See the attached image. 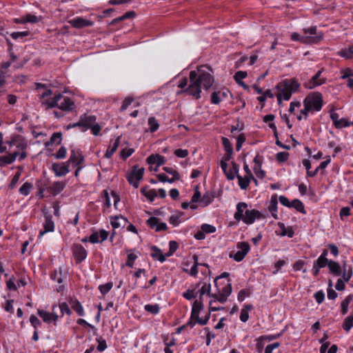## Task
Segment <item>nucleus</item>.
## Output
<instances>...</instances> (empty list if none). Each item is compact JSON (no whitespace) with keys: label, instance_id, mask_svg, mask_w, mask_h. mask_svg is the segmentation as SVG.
Instances as JSON below:
<instances>
[{"label":"nucleus","instance_id":"nucleus-34","mask_svg":"<svg viewBox=\"0 0 353 353\" xmlns=\"http://www.w3.org/2000/svg\"><path fill=\"white\" fill-rule=\"evenodd\" d=\"M328 268L331 274L334 276H339L341 274V269L339 264L334 261H330Z\"/></svg>","mask_w":353,"mask_h":353},{"label":"nucleus","instance_id":"nucleus-54","mask_svg":"<svg viewBox=\"0 0 353 353\" xmlns=\"http://www.w3.org/2000/svg\"><path fill=\"white\" fill-rule=\"evenodd\" d=\"M179 245L177 242L174 241H170L169 242V252L166 254L167 257L172 256L174 252L176 251L178 249Z\"/></svg>","mask_w":353,"mask_h":353},{"label":"nucleus","instance_id":"nucleus-55","mask_svg":"<svg viewBox=\"0 0 353 353\" xmlns=\"http://www.w3.org/2000/svg\"><path fill=\"white\" fill-rule=\"evenodd\" d=\"M201 229L205 234H211L216 232V228L214 225L207 223L202 224Z\"/></svg>","mask_w":353,"mask_h":353},{"label":"nucleus","instance_id":"nucleus-62","mask_svg":"<svg viewBox=\"0 0 353 353\" xmlns=\"http://www.w3.org/2000/svg\"><path fill=\"white\" fill-rule=\"evenodd\" d=\"M341 73L342 74L341 79H343L353 77V70L350 68L341 70Z\"/></svg>","mask_w":353,"mask_h":353},{"label":"nucleus","instance_id":"nucleus-44","mask_svg":"<svg viewBox=\"0 0 353 353\" xmlns=\"http://www.w3.org/2000/svg\"><path fill=\"white\" fill-rule=\"evenodd\" d=\"M232 152H226L225 154L222 158L221 163H220V166L223 171H225V169L228 168L227 162L230 160V159L232 158Z\"/></svg>","mask_w":353,"mask_h":353},{"label":"nucleus","instance_id":"nucleus-63","mask_svg":"<svg viewBox=\"0 0 353 353\" xmlns=\"http://www.w3.org/2000/svg\"><path fill=\"white\" fill-rule=\"evenodd\" d=\"M61 137L62 134L61 132H54L51 136L50 141L51 143H56L57 144H60L61 142Z\"/></svg>","mask_w":353,"mask_h":353},{"label":"nucleus","instance_id":"nucleus-20","mask_svg":"<svg viewBox=\"0 0 353 353\" xmlns=\"http://www.w3.org/2000/svg\"><path fill=\"white\" fill-rule=\"evenodd\" d=\"M108 234L106 230H101L99 232H93L89 237V241L92 243H101L108 239Z\"/></svg>","mask_w":353,"mask_h":353},{"label":"nucleus","instance_id":"nucleus-4","mask_svg":"<svg viewBox=\"0 0 353 353\" xmlns=\"http://www.w3.org/2000/svg\"><path fill=\"white\" fill-rule=\"evenodd\" d=\"M42 105L50 109L58 108L61 110L70 112L75 109L76 105L73 99L68 97L63 96L61 93H55L53 97L41 101Z\"/></svg>","mask_w":353,"mask_h":353},{"label":"nucleus","instance_id":"nucleus-26","mask_svg":"<svg viewBox=\"0 0 353 353\" xmlns=\"http://www.w3.org/2000/svg\"><path fill=\"white\" fill-rule=\"evenodd\" d=\"M151 250H152V252H151L150 255L153 259H157L161 263L164 262L166 260V257H167L166 254H163L162 253L161 250L157 246H155V245L152 246Z\"/></svg>","mask_w":353,"mask_h":353},{"label":"nucleus","instance_id":"nucleus-7","mask_svg":"<svg viewBox=\"0 0 353 353\" xmlns=\"http://www.w3.org/2000/svg\"><path fill=\"white\" fill-rule=\"evenodd\" d=\"M80 117L82 126L81 130L83 132L90 129L92 134L94 136H98L99 134L101 127L97 122V118L94 115L85 113L81 115Z\"/></svg>","mask_w":353,"mask_h":353},{"label":"nucleus","instance_id":"nucleus-29","mask_svg":"<svg viewBox=\"0 0 353 353\" xmlns=\"http://www.w3.org/2000/svg\"><path fill=\"white\" fill-rule=\"evenodd\" d=\"M70 305L79 316H83L85 315L83 307L78 300H70Z\"/></svg>","mask_w":353,"mask_h":353},{"label":"nucleus","instance_id":"nucleus-16","mask_svg":"<svg viewBox=\"0 0 353 353\" xmlns=\"http://www.w3.org/2000/svg\"><path fill=\"white\" fill-rule=\"evenodd\" d=\"M51 170L54 172L56 176H64L69 173V165L66 162L63 163H53L52 164Z\"/></svg>","mask_w":353,"mask_h":353},{"label":"nucleus","instance_id":"nucleus-18","mask_svg":"<svg viewBox=\"0 0 353 353\" xmlns=\"http://www.w3.org/2000/svg\"><path fill=\"white\" fill-rule=\"evenodd\" d=\"M84 161V157L79 150H72L69 159L65 161L69 165L70 163H73L74 166L82 165Z\"/></svg>","mask_w":353,"mask_h":353},{"label":"nucleus","instance_id":"nucleus-17","mask_svg":"<svg viewBox=\"0 0 353 353\" xmlns=\"http://www.w3.org/2000/svg\"><path fill=\"white\" fill-rule=\"evenodd\" d=\"M72 250L77 263H81L87 257L88 252L81 244H74L72 246Z\"/></svg>","mask_w":353,"mask_h":353},{"label":"nucleus","instance_id":"nucleus-14","mask_svg":"<svg viewBox=\"0 0 353 353\" xmlns=\"http://www.w3.org/2000/svg\"><path fill=\"white\" fill-rule=\"evenodd\" d=\"M56 307V305L52 306V312H48L46 310L38 309L37 314L43 319L44 322L48 323L54 322L55 323L59 319L58 314L54 312Z\"/></svg>","mask_w":353,"mask_h":353},{"label":"nucleus","instance_id":"nucleus-51","mask_svg":"<svg viewBox=\"0 0 353 353\" xmlns=\"http://www.w3.org/2000/svg\"><path fill=\"white\" fill-rule=\"evenodd\" d=\"M134 16H135V12L134 11L127 12L123 15H122L121 17H119L118 18H116V19H113L112 21V23L113 24V23H115L117 22L123 21V20H125L126 19L132 18Z\"/></svg>","mask_w":353,"mask_h":353},{"label":"nucleus","instance_id":"nucleus-42","mask_svg":"<svg viewBox=\"0 0 353 353\" xmlns=\"http://www.w3.org/2000/svg\"><path fill=\"white\" fill-rule=\"evenodd\" d=\"M194 260V265L192 266L189 274L192 276L196 277L198 274V266L199 265V263L198 262L199 257L197 255H194L192 256Z\"/></svg>","mask_w":353,"mask_h":353},{"label":"nucleus","instance_id":"nucleus-6","mask_svg":"<svg viewBox=\"0 0 353 353\" xmlns=\"http://www.w3.org/2000/svg\"><path fill=\"white\" fill-rule=\"evenodd\" d=\"M323 96L319 92L310 93L303 100V109L301 110V114L304 116V119H307L310 113L314 114L321 110L323 106Z\"/></svg>","mask_w":353,"mask_h":353},{"label":"nucleus","instance_id":"nucleus-15","mask_svg":"<svg viewBox=\"0 0 353 353\" xmlns=\"http://www.w3.org/2000/svg\"><path fill=\"white\" fill-rule=\"evenodd\" d=\"M146 224L151 228L155 230V232H159L165 231L168 230V226L165 223L161 222L160 220L155 217H150L146 221Z\"/></svg>","mask_w":353,"mask_h":353},{"label":"nucleus","instance_id":"nucleus-11","mask_svg":"<svg viewBox=\"0 0 353 353\" xmlns=\"http://www.w3.org/2000/svg\"><path fill=\"white\" fill-rule=\"evenodd\" d=\"M303 33L307 37V43H318L323 36L322 32H317L316 26L303 29Z\"/></svg>","mask_w":353,"mask_h":353},{"label":"nucleus","instance_id":"nucleus-21","mask_svg":"<svg viewBox=\"0 0 353 353\" xmlns=\"http://www.w3.org/2000/svg\"><path fill=\"white\" fill-rule=\"evenodd\" d=\"M54 230V223L52 217L49 215L45 216V221L43 223V230H41L39 237L41 238L46 233L52 232Z\"/></svg>","mask_w":353,"mask_h":353},{"label":"nucleus","instance_id":"nucleus-52","mask_svg":"<svg viewBox=\"0 0 353 353\" xmlns=\"http://www.w3.org/2000/svg\"><path fill=\"white\" fill-rule=\"evenodd\" d=\"M15 281L16 279L14 276H12L9 280L6 281V287L9 290L16 291L17 290V285Z\"/></svg>","mask_w":353,"mask_h":353},{"label":"nucleus","instance_id":"nucleus-35","mask_svg":"<svg viewBox=\"0 0 353 353\" xmlns=\"http://www.w3.org/2000/svg\"><path fill=\"white\" fill-rule=\"evenodd\" d=\"M291 208H295L297 212L303 214H306L304 205L301 201L295 199L291 201Z\"/></svg>","mask_w":353,"mask_h":353},{"label":"nucleus","instance_id":"nucleus-2","mask_svg":"<svg viewBox=\"0 0 353 353\" xmlns=\"http://www.w3.org/2000/svg\"><path fill=\"white\" fill-rule=\"evenodd\" d=\"M218 278L214 279L216 291L210 294L209 302V312H215L223 310V307L217 305V303H224L232 293V284L230 283H217Z\"/></svg>","mask_w":353,"mask_h":353},{"label":"nucleus","instance_id":"nucleus-28","mask_svg":"<svg viewBox=\"0 0 353 353\" xmlns=\"http://www.w3.org/2000/svg\"><path fill=\"white\" fill-rule=\"evenodd\" d=\"M13 137L14 142V146H15L19 150H27L28 143L23 137L19 134H15Z\"/></svg>","mask_w":353,"mask_h":353},{"label":"nucleus","instance_id":"nucleus-57","mask_svg":"<svg viewBox=\"0 0 353 353\" xmlns=\"http://www.w3.org/2000/svg\"><path fill=\"white\" fill-rule=\"evenodd\" d=\"M291 39L295 41H300L303 43H307V37L304 35L301 36L297 32H293L291 34Z\"/></svg>","mask_w":353,"mask_h":353},{"label":"nucleus","instance_id":"nucleus-41","mask_svg":"<svg viewBox=\"0 0 353 353\" xmlns=\"http://www.w3.org/2000/svg\"><path fill=\"white\" fill-rule=\"evenodd\" d=\"M144 309L146 312L152 314H157L159 313L160 307L158 304H146L144 306Z\"/></svg>","mask_w":353,"mask_h":353},{"label":"nucleus","instance_id":"nucleus-50","mask_svg":"<svg viewBox=\"0 0 353 353\" xmlns=\"http://www.w3.org/2000/svg\"><path fill=\"white\" fill-rule=\"evenodd\" d=\"M353 125L352 122L348 121L346 119L342 118L337 121L336 125H334L336 128L341 129L343 128L350 127Z\"/></svg>","mask_w":353,"mask_h":353},{"label":"nucleus","instance_id":"nucleus-45","mask_svg":"<svg viewBox=\"0 0 353 353\" xmlns=\"http://www.w3.org/2000/svg\"><path fill=\"white\" fill-rule=\"evenodd\" d=\"M32 188V183H29V182H26L19 188V192L21 195L28 196L30 194Z\"/></svg>","mask_w":353,"mask_h":353},{"label":"nucleus","instance_id":"nucleus-13","mask_svg":"<svg viewBox=\"0 0 353 353\" xmlns=\"http://www.w3.org/2000/svg\"><path fill=\"white\" fill-rule=\"evenodd\" d=\"M144 173V168H137L134 167L131 173L127 175V179L130 184L132 185L135 188H137L139 185V181L142 179Z\"/></svg>","mask_w":353,"mask_h":353},{"label":"nucleus","instance_id":"nucleus-23","mask_svg":"<svg viewBox=\"0 0 353 353\" xmlns=\"http://www.w3.org/2000/svg\"><path fill=\"white\" fill-rule=\"evenodd\" d=\"M110 223L114 228L125 227L128 223V219L123 216H114L110 217Z\"/></svg>","mask_w":353,"mask_h":353},{"label":"nucleus","instance_id":"nucleus-59","mask_svg":"<svg viewBox=\"0 0 353 353\" xmlns=\"http://www.w3.org/2000/svg\"><path fill=\"white\" fill-rule=\"evenodd\" d=\"M30 322L31 325H32V327H34V330H38V327L41 325V322L34 314H32L30 316Z\"/></svg>","mask_w":353,"mask_h":353},{"label":"nucleus","instance_id":"nucleus-40","mask_svg":"<svg viewBox=\"0 0 353 353\" xmlns=\"http://www.w3.org/2000/svg\"><path fill=\"white\" fill-rule=\"evenodd\" d=\"M268 210L270 212L272 216L275 219H278L277 215V201L276 199H274L272 197V199L270 201V203L268 206Z\"/></svg>","mask_w":353,"mask_h":353},{"label":"nucleus","instance_id":"nucleus-27","mask_svg":"<svg viewBox=\"0 0 353 353\" xmlns=\"http://www.w3.org/2000/svg\"><path fill=\"white\" fill-rule=\"evenodd\" d=\"M149 164H156L157 167L165 163V157L160 154H152L147 158Z\"/></svg>","mask_w":353,"mask_h":353},{"label":"nucleus","instance_id":"nucleus-22","mask_svg":"<svg viewBox=\"0 0 353 353\" xmlns=\"http://www.w3.org/2000/svg\"><path fill=\"white\" fill-rule=\"evenodd\" d=\"M65 182L54 181L47 188V190L52 195L57 196L65 188Z\"/></svg>","mask_w":353,"mask_h":353},{"label":"nucleus","instance_id":"nucleus-25","mask_svg":"<svg viewBox=\"0 0 353 353\" xmlns=\"http://www.w3.org/2000/svg\"><path fill=\"white\" fill-rule=\"evenodd\" d=\"M65 278V274L63 269L62 268H59L58 269H55L50 274V279L59 283H62L63 282Z\"/></svg>","mask_w":353,"mask_h":353},{"label":"nucleus","instance_id":"nucleus-19","mask_svg":"<svg viewBox=\"0 0 353 353\" xmlns=\"http://www.w3.org/2000/svg\"><path fill=\"white\" fill-rule=\"evenodd\" d=\"M69 23L75 28H82L90 27L93 25V22L82 17H76L69 21Z\"/></svg>","mask_w":353,"mask_h":353},{"label":"nucleus","instance_id":"nucleus-58","mask_svg":"<svg viewBox=\"0 0 353 353\" xmlns=\"http://www.w3.org/2000/svg\"><path fill=\"white\" fill-rule=\"evenodd\" d=\"M134 152V150L133 148H123L121 150L120 152V156L123 159H126L130 156H131Z\"/></svg>","mask_w":353,"mask_h":353},{"label":"nucleus","instance_id":"nucleus-31","mask_svg":"<svg viewBox=\"0 0 353 353\" xmlns=\"http://www.w3.org/2000/svg\"><path fill=\"white\" fill-rule=\"evenodd\" d=\"M252 309L253 306L250 304H247L243 306V307L241 310L239 316V319L242 322L245 323L246 321H248L249 319V312L251 311Z\"/></svg>","mask_w":353,"mask_h":353},{"label":"nucleus","instance_id":"nucleus-3","mask_svg":"<svg viewBox=\"0 0 353 353\" xmlns=\"http://www.w3.org/2000/svg\"><path fill=\"white\" fill-rule=\"evenodd\" d=\"M262 214L257 210L248 209L245 202H239L236 204L234 218L236 221H242L246 225H252L256 220H259Z\"/></svg>","mask_w":353,"mask_h":353},{"label":"nucleus","instance_id":"nucleus-47","mask_svg":"<svg viewBox=\"0 0 353 353\" xmlns=\"http://www.w3.org/2000/svg\"><path fill=\"white\" fill-rule=\"evenodd\" d=\"M214 196L213 194L210 192H206L203 194V197L201 199V202L203 204L204 206L208 205L210 203L212 202Z\"/></svg>","mask_w":353,"mask_h":353},{"label":"nucleus","instance_id":"nucleus-64","mask_svg":"<svg viewBox=\"0 0 353 353\" xmlns=\"http://www.w3.org/2000/svg\"><path fill=\"white\" fill-rule=\"evenodd\" d=\"M247 77V72L245 71H238L234 75V79L238 83L242 81V79Z\"/></svg>","mask_w":353,"mask_h":353},{"label":"nucleus","instance_id":"nucleus-5","mask_svg":"<svg viewBox=\"0 0 353 353\" xmlns=\"http://www.w3.org/2000/svg\"><path fill=\"white\" fill-rule=\"evenodd\" d=\"M301 87V84L296 78L284 79L276 85L278 92L276 96L279 103L282 100L288 101L292 93L297 92Z\"/></svg>","mask_w":353,"mask_h":353},{"label":"nucleus","instance_id":"nucleus-37","mask_svg":"<svg viewBox=\"0 0 353 353\" xmlns=\"http://www.w3.org/2000/svg\"><path fill=\"white\" fill-rule=\"evenodd\" d=\"M352 300H353V294H349L341 302V307L342 314L344 315L347 312L349 304L352 301Z\"/></svg>","mask_w":353,"mask_h":353},{"label":"nucleus","instance_id":"nucleus-60","mask_svg":"<svg viewBox=\"0 0 353 353\" xmlns=\"http://www.w3.org/2000/svg\"><path fill=\"white\" fill-rule=\"evenodd\" d=\"M25 17H26V23H37V22H39V21H40L41 20V17H38L37 16L32 14L30 13L27 14L25 16Z\"/></svg>","mask_w":353,"mask_h":353},{"label":"nucleus","instance_id":"nucleus-48","mask_svg":"<svg viewBox=\"0 0 353 353\" xmlns=\"http://www.w3.org/2000/svg\"><path fill=\"white\" fill-rule=\"evenodd\" d=\"M112 287H113V283L112 282H108L105 284L100 285L98 288H99V290L100 291V292L103 295H105L110 291V290L112 288Z\"/></svg>","mask_w":353,"mask_h":353},{"label":"nucleus","instance_id":"nucleus-38","mask_svg":"<svg viewBox=\"0 0 353 353\" xmlns=\"http://www.w3.org/2000/svg\"><path fill=\"white\" fill-rule=\"evenodd\" d=\"M330 161H331V159L328 157L327 160L321 162L320 163V165L315 169V170L311 171V172H307V176H310V177L314 176L318 173L319 170L325 169L327 166V165L330 163Z\"/></svg>","mask_w":353,"mask_h":353},{"label":"nucleus","instance_id":"nucleus-1","mask_svg":"<svg viewBox=\"0 0 353 353\" xmlns=\"http://www.w3.org/2000/svg\"><path fill=\"white\" fill-rule=\"evenodd\" d=\"M190 83L186 77L181 79L178 84V87L182 90L178 92V94L186 93L195 99L201 97V86L208 90L214 83L212 70L206 65L197 67L196 70H192L189 74Z\"/></svg>","mask_w":353,"mask_h":353},{"label":"nucleus","instance_id":"nucleus-43","mask_svg":"<svg viewBox=\"0 0 353 353\" xmlns=\"http://www.w3.org/2000/svg\"><path fill=\"white\" fill-rule=\"evenodd\" d=\"M339 55L341 57L350 59L353 58V47H350L348 48L342 49L339 52Z\"/></svg>","mask_w":353,"mask_h":353},{"label":"nucleus","instance_id":"nucleus-33","mask_svg":"<svg viewBox=\"0 0 353 353\" xmlns=\"http://www.w3.org/2000/svg\"><path fill=\"white\" fill-rule=\"evenodd\" d=\"M141 192L150 201H153L157 196V191L154 189L142 188Z\"/></svg>","mask_w":353,"mask_h":353},{"label":"nucleus","instance_id":"nucleus-12","mask_svg":"<svg viewBox=\"0 0 353 353\" xmlns=\"http://www.w3.org/2000/svg\"><path fill=\"white\" fill-rule=\"evenodd\" d=\"M322 70H319L310 79L303 83L305 88L312 90L325 83V78L321 77Z\"/></svg>","mask_w":353,"mask_h":353},{"label":"nucleus","instance_id":"nucleus-32","mask_svg":"<svg viewBox=\"0 0 353 353\" xmlns=\"http://www.w3.org/2000/svg\"><path fill=\"white\" fill-rule=\"evenodd\" d=\"M197 294H199V297L198 300H203V296L204 294H207L210 298L211 293V285L210 283H205L201 288L198 290Z\"/></svg>","mask_w":353,"mask_h":353},{"label":"nucleus","instance_id":"nucleus-53","mask_svg":"<svg viewBox=\"0 0 353 353\" xmlns=\"http://www.w3.org/2000/svg\"><path fill=\"white\" fill-rule=\"evenodd\" d=\"M221 92H214L211 95V103L213 104H219L223 99L221 97Z\"/></svg>","mask_w":353,"mask_h":353},{"label":"nucleus","instance_id":"nucleus-30","mask_svg":"<svg viewBox=\"0 0 353 353\" xmlns=\"http://www.w3.org/2000/svg\"><path fill=\"white\" fill-rule=\"evenodd\" d=\"M120 139L121 137H118L113 142L112 144H111L108 149L106 150L105 157L108 159L110 158L113 154L117 151L119 144H120Z\"/></svg>","mask_w":353,"mask_h":353},{"label":"nucleus","instance_id":"nucleus-49","mask_svg":"<svg viewBox=\"0 0 353 353\" xmlns=\"http://www.w3.org/2000/svg\"><path fill=\"white\" fill-rule=\"evenodd\" d=\"M289 153L288 152H279L276 154V160L279 163H285L289 158Z\"/></svg>","mask_w":353,"mask_h":353},{"label":"nucleus","instance_id":"nucleus-10","mask_svg":"<svg viewBox=\"0 0 353 353\" xmlns=\"http://www.w3.org/2000/svg\"><path fill=\"white\" fill-rule=\"evenodd\" d=\"M238 250L236 252H230L229 254L230 258L233 259L236 262H240L243 260L245 256L249 252L250 246L248 242L243 241L239 242L236 244Z\"/></svg>","mask_w":353,"mask_h":353},{"label":"nucleus","instance_id":"nucleus-39","mask_svg":"<svg viewBox=\"0 0 353 353\" xmlns=\"http://www.w3.org/2000/svg\"><path fill=\"white\" fill-rule=\"evenodd\" d=\"M353 327V311L347 316L343 323V328L348 332Z\"/></svg>","mask_w":353,"mask_h":353},{"label":"nucleus","instance_id":"nucleus-46","mask_svg":"<svg viewBox=\"0 0 353 353\" xmlns=\"http://www.w3.org/2000/svg\"><path fill=\"white\" fill-rule=\"evenodd\" d=\"M148 125L150 128V131L151 132H154L157 131L159 127V124L157 119L154 117H151L148 119Z\"/></svg>","mask_w":353,"mask_h":353},{"label":"nucleus","instance_id":"nucleus-9","mask_svg":"<svg viewBox=\"0 0 353 353\" xmlns=\"http://www.w3.org/2000/svg\"><path fill=\"white\" fill-rule=\"evenodd\" d=\"M203 307L204 304L203 300L196 299L192 304L191 310L192 319H195L196 322L201 325H206L210 319V314H208L205 319H201L199 317V313Z\"/></svg>","mask_w":353,"mask_h":353},{"label":"nucleus","instance_id":"nucleus-56","mask_svg":"<svg viewBox=\"0 0 353 353\" xmlns=\"http://www.w3.org/2000/svg\"><path fill=\"white\" fill-rule=\"evenodd\" d=\"M250 292L248 289H243L241 290L238 294L237 299L239 301L241 302L245 300V298L250 296Z\"/></svg>","mask_w":353,"mask_h":353},{"label":"nucleus","instance_id":"nucleus-24","mask_svg":"<svg viewBox=\"0 0 353 353\" xmlns=\"http://www.w3.org/2000/svg\"><path fill=\"white\" fill-rule=\"evenodd\" d=\"M225 174L228 180H233L235 177L237 178L239 172V166L235 162H232V168L229 170L225 169V171H223Z\"/></svg>","mask_w":353,"mask_h":353},{"label":"nucleus","instance_id":"nucleus-36","mask_svg":"<svg viewBox=\"0 0 353 353\" xmlns=\"http://www.w3.org/2000/svg\"><path fill=\"white\" fill-rule=\"evenodd\" d=\"M237 179L239 181V185L241 188V189L246 190L250 185L252 177L246 175L244 177H242L240 175H237Z\"/></svg>","mask_w":353,"mask_h":353},{"label":"nucleus","instance_id":"nucleus-8","mask_svg":"<svg viewBox=\"0 0 353 353\" xmlns=\"http://www.w3.org/2000/svg\"><path fill=\"white\" fill-rule=\"evenodd\" d=\"M28 156L26 150H19L13 152H7L6 154L0 156V167H5L14 163L17 157L19 160L22 161Z\"/></svg>","mask_w":353,"mask_h":353},{"label":"nucleus","instance_id":"nucleus-61","mask_svg":"<svg viewBox=\"0 0 353 353\" xmlns=\"http://www.w3.org/2000/svg\"><path fill=\"white\" fill-rule=\"evenodd\" d=\"M222 144L224 147L225 152H232V145L230 140L226 137H222Z\"/></svg>","mask_w":353,"mask_h":353}]
</instances>
